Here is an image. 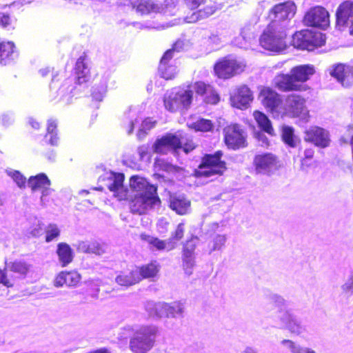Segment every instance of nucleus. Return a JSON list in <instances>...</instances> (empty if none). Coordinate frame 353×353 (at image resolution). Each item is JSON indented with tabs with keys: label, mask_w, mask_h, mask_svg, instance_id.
<instances>
[{
	"label": "nucleus",
	"mask_w": 353,
	"mask_h": 353,
	"mask_svg": "<svg viewBox=\"0 0 353 353\" xmlns=\"http://www.w3.org/2000/svg\"><path fill=\"white\" fill-rule=\"evenodd\" d=\"M223 157V152L221 150L204 154L197 168L193 170L192 176L196 179H206L223 175L228 168Z\"/></svg>",
	"instance_id": "nucleus-1"
},
{
	"label": "nucleus",
	"mask_w": 353,
	"mask_h": 353,
	"mask_svg": "<svg viewBox=\"0 0 353 353\" xmlns=\"http://www.w3.org/2000/svg\"><path fill=\"white\" fill-rule=\"evenodd\" d=\"M286 32L277 22L271 23L259 39L260 46L266 50L281 52L287 48Z\"/></svg>",
	"instance_id": "nucleus-2"
},
{
	"label": "nucleus",
	"mask_w": 353,
	"mask_h": 353,
	"mask_svg": "<svg viewBox=\"0 0 353 353\" xmlns=\"http://www.w3.org/2000/svg\"><path fill=\"white\" fill-rule=\"evenodd\" d=\"M4 264V268H0V284L7 288H12L19 280L25 279L31 269L30 263L21 259L8 261L6 259Z\"/></svg>",
	"instance_id": "nucleus-3"
},
{
	"label": "nucleus",
	"mask_w": 353,
	"mask_h": 353,
	"mask_svg": "<svg viewBox=\"0 0 353 353\" xmlns=\"http://www.w3.org/2000/svg\"><path fill=\"white\" fill-rule=\"evenodd\" d=\"M158 327L153 325L143 327L130 340L129 347L132 353H148L155 344Z\"/></svg>",
	"instance_id": "nucleus-4"
},
{
	"label": "nucleus",
	"mask_w": 353,
	"mask_h": 353,
	"mask_svg": "<svg viewBox=\"0 0 353 353\" xmlns=\"http://www.w3.org/2000/svg\"><path fill=\"white\" fill-rule=\"evenodd\" d=\"M148 315L152 317H176L183 312V305L179 302L167 303L164 302H148L145 306Z\"/></svg>",
	"instance_id": "nucleus-5"
},
{
	"label": "nucleus",
	"mask_w": 353,
	"mask_h": 353,
	"mask_svg": "<svg viewBox=\"0 0 353 353\" xmlns=\"http://www.w3.org/2000/svg\"><path fill=\"white\" fill-rule=\"evenodd\" d=\"M252 166L256 174L270 175L281 168V162L276 154L263 152L254 155Z\"/></svg>",
	"instance_id": "nucleus-6"
},
{
	"label": "nucleus",
	"mask_w": 353,
	"mask_h": 353,
	"mask_svg": "<svg viewBox=\"0 0 353 353\" xmlns=\"http://www.w3.org/2000/svg\"><path fill=\"white\" fill-rule=\"evenodd\" d=\"M183 139L179 131L176 134L166 133L155 140L153 152L161 154H167L170 150L177 152L182 148Z\"/></svg>",
	"instance_id": "nucleus-7"
},
{
	"label": "nucleus",
	"mask_w": 353,
	"mask_h": 353,
	"mask_svg": "<svg viewBox=\"0 0 353 353\" xmlns=\"http://www.w3.org/2000/svg\"><path fill=\"white\" fill-rule=\"evenodd\" d=\"M246 64L243 61L236 59H224L217 62L214 72L218 77L229 79L244 71Z\"/></svg>",
	"instance_id": "nucleus-8"
},
{
	"label": "nucleus",
	"mask_w": 353,
	"mask_h": 353,
	"mask_svg": "<svg viewBox=\"0 0 353 353\" xmlns=\"http://www.w3.org/2000/svg\"><path fill=\"white\" fill-rule=\"evenodd\" d=\"M224 143L232 150L245 148L248 145L247 135L238 124H231L223 130Z\"/></svg>",
	"instance_id": "nucleus-9"
},
{
	"label": "nucleus",
	"mask_w": 353,
	"mask_h": 353,
	"mask_svg": "<svg viewBox=\"0 0 353 353\" xmlns=\"http://www.w3.org/2000/svg\"><path fill=\"white\" fill-rule=\"evenodd\" d=\"M198 238L192 236L183 244L181 251V267L184 272L190 275L196 265L195 250L197 247Z\"/></svg>",
	"instance_id": "nucleus-10"
},
{
	"label": "nucleus",
	"mask_w": 353,
	"mask_h": 353,
	"mask_svg": "<svg viewBox=\"0 0 353 353\" xmlns=\"http://www.w3.org/2000/svg\"><path fill=\"white\" fill-rule=\"evenodd\" d=\"M303 139L305 142L312 143L321 148L328 147L330 143L329 132L324 128L316 125L311 126L305 130Z\"/></svg>",
	"instance_id": "nucleus-11"
},
{
	"label": "nucleus",
	"mask_w": 353,
	"mask_h": 353,
	"mask_svg": "<svg viewBox=\"0 0 353 353\" xmlns=\"http://www.w3.org/2000/svg\"><path fill=\"white\" fill-rule=\"evenodd\" d=\"M192 94L191 90L171 93L168 97H165V108L170 110L189 108L192 101Z\"/></svg>",
	"instance_id": "nucleus-12"
},
{
	"label": "nucleus",
	"mask_w": 353,
	"mask_h": 353,
	"mask_svg": "<svg viewBox=\"0 0 353 353\" xmlns=\"http://www.w3.org/2000/svg\"><path fill=\"white\" fill-rule=\"evenodd\" d=\"M303 21L308 26L319 27L324 29L330 23L328 12L323 7H314L306 12Z\"/></svg>",
	"instance_id": "nucleus-13"
},
{
	"label": "nucleus",
	"mask_w": 353,
	"mask_h": 353,
	"mask_svg": "<svg viewBox=\"0 0 353 353\" xmlns=\"http://www.w3.org/2000/svg\"><path fill=\"white\" fill-rule=\"evenodd\" d=\"M253 101L251 90L245 85L240 86L236 92L231 94L230 102L233 108L237 109L249 108L250 103Z\"/></svg>",
	"instance_id": "nucleus-14"
},
{
	"label": "nucleus",
	"mask_w": 353,
	"mask_h": 353,
	"mask_svg": "<svg viewBox=\"0 0 353 353\" xmlns=\"http://www.w3.org/2000/svg\"><path fill=\"white\" fill-rule=\"evenodd\" d=\"M336 17L337 27H350L353 21V1H345L341 3L337 8Z\"/></svg>",
	"instance_id": "nucleus-15"
},
{
	"label": "nucleus",
	"mask_w": 353,
	"mask_h": 353,
	"mask_svg": "<svg viewBox=\"0 0 353 353\" xmlns=\"http://www.w3.org/2000/svg\"><path fill=\"white\" fill-rule=\"evenodd\" d=\"M296 12V6L292 1H286L276 5L271 10L270 17L276 21L285 20L292 17Z\"/></svg>",
	"instance_id": "nucleus-16"
},
{
	"label": "nucleus",
	"mask_w": 353,
	"mask_h": 353,
	"mask_svg": "<svg viewBox=\"0 0 353 353\" xmlns=\"http://www.w3.org/2000/svg\"><path fill=\"white\" fill-rule=\"evenodd\" d=\"M273 83L275 88L282 92L297 91L301 88V84L295 82L291 72L290 74H278L274 78Z\"/></svg>",
	"instance_id": "nucleus-17"
},
{
	"label": "nucleus",
	"mask_w": 353,
	"mask_h": 353,
	"mask_svg": "<svg viewBox=\"0 0 353 353\" xmlns=\"http://www.w3.org/2000/svg\"><path fill=\"white\" fill-rule=\"evenodd\" d=\"M115 282L121 287L129 288L140 283L136 266L131 269L123 270L115 277Z\"/></svg>",
	"instance_id": "nucleus-18"
},
{
	"label": "nucleus",
	"mask_w": 353,
	"mask_h": 353,
	"mask_svg": "<svg viewBox=\"0 0 353 353\" xmlns=\"http://www.w3.org/2000/svg\"><path fill=\"white\" fill-rule=\"evenodd\" d=\"M315 150L311 146L301 145L299 148L297 154L294 157L296 158L300 163V168L305 170L314 164V163Z\"/></svg>",
	"instance_id": "nucleus-19"
},
{
	"label": "nucleus",
	"mask_w": 353,
	"mask_h": 353,
	"mask_svg": "<svg viewBox=\"0 0 353 353\" xmlns=\"http://www.w3.org/2000/svg\"><path fill=\"white\" fill-rule=\"evenodd\" d=\"M132 7L141 15L159 13L163 10L162 5L155 0H137L132 3Z\"/></svg>",
	"instance_id": "nucleus-20"
},
{
	"label": "nucleus",
	"mask_w": 353,
	"mask_h": 353,
	"mask_svg": "<svg viewBox=\"0 0 353 353\" xmlns=\"http://www.w3.org/2000/svg\"><path fill=\"white\" fill-rule=\"evenodd\" d=\"M81 274L74 270L60 272L54 279V285L60 288L63 285L76 286L81 281Z\"/></svg>",
	"instance_id": "nucleus-21"
},
{
	"label": "nucleus",
	"mask_w": 353,
	"mask_h": 353,
	"mask_svg": "<svg viewBox=\"0 0 353 353\" xmlns=\"http://www.w3.org/2000/svg\"><path fill=\"white\" fill-rule=\"evenodd\" d=\"M259 98L263 105L271 109V110L276 108L281 102L279 94L268 87H263L261 89Z\"/></svg>",
	"instance_id": "nucleus-22"
},
{
	"label": "nucleus",
	"mask_w": 353,
	"mask_h": 353,
	"mask_svg": "<svg viewBox=\"0 0 353 353\" xmlns=\"http://www.w3.org/2000/svg\"><path fill=\"white\" fill-rule=\"evenodd\" d=\"M125 176L123 173H114L112 182L108 185V188L114 193V196L119 200L127 199L128 190L123 186Z\"/></svg>",
	"instance_id": "nucleus-23"
},
{
	"label": "nucleus",
	"mask_w": 353,
	"mask_h": 353,
	"mask_svg": "<svg viewBox=\"0 0 353 353\" xmlns=\"http://www.w3.org/2000/svg\"><path fill=\"white\" fill-rule=\"evenodd\" d=\"M140 282L144 279H150L156 277L159 272L160 265L156 261L141 265H135Z\"/></svg>",
	"instance_id": "nucleus-24"
},
{
	"label": "nucleus",
	"mask_w": 353,
	"mask_h": 353,
	"mask_svg": "<svg viewBox=\"0 0 353 353\" xmlns=\"http://www.w3.org/2000/svg\"><path fill=\"white\" fill-rule=\"evenodd\" d=\"M314 72V68L312 65H301L291 70L295 82L299 84L307 81Z\"/></svg>",
	"instance_id": "nucleus-25"
},
{
	"label": "nucleus",
	"mask_w": 353,
	"mask_h": 353,
	"mask_svg": "<svg viewBox=\"0 0 353 353\" xmlns=\"http://www.w3.org/2000/svg\"><path fill=\"white\" fill-rule=\"evenodd\" d=\"M28 185L32 192L47 190L50 185V181L44 173L32 176L28 181Z\"/></svg>",
	"instance_id": "nucleus-26"
},
{
	"label": "nucleus",
	"mask_w": 353,
	"mask_h": 353,
	"mask_svg": "<svg viewBox=\"0 0 353 353\" xmlns=\"http://www.w3.org/2000/svg\"><path fill=\"white\" fill-rule=\"evenodd\" d=\"M190 206V201L183 196L171 195L169 199V207L178 214L187 213Z\"/></svg>",
	"instance_id": "nucleus-27"
},
{
	"label": "nucleus",
	"mask_w": 353,
	"mask_h": 353,
	"mask_svg": "<svg viewBox=\"0 0 353 353\" xmlns=\"http://www.w3.org/2000/svg\"><path fill=\"white\" fill-rule=\"evenodd\" d=\"M310 38H311V31L301 30L294 34L292 43L296 48L311 51V45L308 43Z\"/></svg>",
	"instance_id": "nucleus-28"
},
{
	"label": "nucleus",
	"mask_w": 353,
	"mask_h": 353,
	"mask_svg": "<svg viewBox=\"0 0 353 353\" xmlns=\"http://www.w3.org/2000/svg\"><path fill=\"white\" fill-rule=\"evenodd\" d=\"M130 186L137 192L157 191V186L149 183L145 178L139 176H132L130 178Z\"/></svg>",
	"instance_id": "nucleus-29"
},
{
	"label": "nucleus",
	"mask_w": 353,
	"mask_h": 353,
	"mask_svg": "<svg viewBox=\"0 0 353 353\" xmlns=\"http://www.w3.org/2000/svg\"><path fill=\"white\" fill-rule=\"evenodd\" d=\"M57 254L62 267L69 265L74 258L72 250L66 243H60L57 245Z\"/></svg>",
	"instance_id": "nucleus-30"
},
{
	"label": "nucleus",
	"mask_w": 353,
	"mask_h": 353,
	"mask_svg": "<svg viewBox=\"0 0 353 353\" xmlns=\"http://www.w3.org/2000/svg\"><path fill=\"white\" fill-rule=\"evenodd\" d=\"M254 117L259 128L269 135H275L272 122L263 112H254Z\"/></svg>",
	"instance_id": "nucleus-31"
},
{
	"label": "nucleus",
	"mask_w": 353,
	"mask_h": 353,
	"mask_svg": "<svg viewBox=\"0 0 353 353\" xmlns=\"http://www.w3.org/2000/svg\"><path fill=\"white\" fill-rule=\"evenodd\" d=\"M77 81L79 84L85 83L88 80L89 69L85 61V56H81L76 63Z\"/></svg>",
	"instance_id": "nucleus-32"
},
{
	"label": "nucleus",
	"mask_w": 353,
	"mask_h": 353,
	"mask_svg": "<svg viewBox=\"0 0 353 353\" xmlns=\"http://www.w3.org/2000/svg\"><path fill=\"white\" fill-rule=\"evenodd\" d=\"M14 45L12 42L0 43V63L8 64L14 55Z\"/></svg>",
	"instance_id": "nucleus-33"
},
{
	"label": "nucleus",
	"mask_w": 353,
	"mask_h": 353,
	"mask_svg": "<svg viewBox=\"0 0 353 353\" xmlns=\"http://www.w3.org/2000/svg\"><path fill=\"white\" fill-rule=\"evenodd\" d=\"M140 238L141 240L148 242L152 247H153L158 251H163L165 250H166L167 251L172 250H169L168 241L161 240L158 237L152 236L145 233L141 234Z\"/></svg>",
	"instance_id": "nucleus-34"
},
{
	"label": "nucleus",
	"mask_w": 353,
	"mask_h": 353,
	"mask_svg": "<svg viewBox=\"0 0 353 353\" xmlns=\"http://www.w3.org/2000/svg\"><path fill=\"white\" fill-rule=\"evenodd\" d=\"M157 191L154 192L153 191H147L139 193L141 199H143V204L146 207V212L149 209L153 208L156 205L161 204V200L157 195Z\"/></svg>",
	"instance_id": "nucleus-35"
},
{
	"label": "nucleus",
	"mask_w": 353,
	"mask_h": 353,
	"mask_svg": "<svg viewBox=\"0 0 353 353\" xmlns=\"http://www.w3.org/2000/svg\"><path fill=\"white\" fill-rule=\"evenodd\" d=\"M79 249L85 253L97 255H101L105 252L103 246L96 241L81 242L79 244Z\"/></svg>",
	"instance_id": "nucleus-36"
},
{
	"label": "nucleus",
	"mask_w": 353,
	"mask_h": 353,
	"mask_svg": "<svg viewBox=\"0 0 353 353\" xmlns=\"http://www.w3.org/2000/svg\"><path fill=\"white\" fill-rule=\"evenodd\" d=\"M281 139L289 147L295 148L296 145L294 130L291 126L283 125L281 128Z\"/></svg>",
	"instance_id": "nucleus-37"
},
{
	"label": "nucleus",
	"mask_w": 353,
	"mask_h": 353,
	"mask_svg": "<svg viewBox=\"0 0 353 353\" xmlns=\"http://www.w3.org/2000/svg\"><path fill=\"white\" fill-rule=\"evenodd\" d=\"M305 103V99L297 94L290 95L286 99L287 106L294 110H302L306 108Z\"/></svg>",
	"instance_id": "nucleus-38"
},
{
	"label": "nucleus",
	"mask_w": 353,
	"mask_h": 353,
	"mask_svg": "<svg viewBox=\"0 0 353 353\" xmlns=\"http://www.w3.org/2000/svg\"><path fill=\"white\" fill-rule=\"evenodd\" d=\"M130 208L133 214H143L146 213V207L143 204L140 194L135 195L130 201Z\"/></svg>",
	"instance_id": "nucleus-39"
},
{
	"label": "nucleus",
	"mask_w": 353,
	"mask_h": 353,
	"mask_svg": "<svg viewBox=\"0 0 353 353\" xmlns=\"http://www.w3.org/2000/svg\"><path fill=\"white\" fill-rule=\"evenodd\" d=\"M184 236V228L183 223L177 225L175 230L172 232L170 238L168 240L169 242V250H174L176 248L177 242L181 240Z\"/></svg>",
	"instance_id": "nucleus-40"
},
{
	"label": "nucleus",
	"mask_w": 353,
	"mask_h": 353,
	"mask_svg": "<svg viewBox=\"0 0 353 353\" xmlns=\"http://www.w3.org/2000/svg\"><path fill=\"white\" fill-rule=\"evenodd\" d=\"M286 327L292 332L299 333L300 332V324L296 319L290 313L287 312L283 319Z\"/></svg>",
	"instance_id": "nucleus-41"
},
{
	"label": "nucleus",
	"mask_w": 353,
	"mask_h": 353,
	"mask_svg": "<svg viewBox=\"0 0 353 353\" xmlns=\"http://www.w3.org/2000/svg\"><path fill=\"white\" fill-rule=\"evenodd\" d=\"M196 131L209 132L213 128V123L209 119H199L190 125Z\"/></svg>",
	"instance_id": "nucleus-42"
},
{
	"label": "nucleus",
	"mask_w": 353,
	"mask_h": 353,
	"mask_svg": "<svg viewBox=\"0 0 353 353\" xmlns=\"http://www.w3.org/2000/svg\"><path fill=\"white\" fill-rule=\"evenodd\" d=\"M159 70L161 76L165 79H172L176 74V68L174 65L160 63Z\"/></svg>",
	"instance_id": "nucleus-43"
},
{
	"label": "nucleus",
	"mask_w": 353,
	"mask_h": 353,
	"mask_svg": "<svg viewBox=\"0 0 353 353\" xmlns=\"http://www.w3.org/2000/svg\"><path fill=\"white\" fill-rule=\"evenodd\" d=\"M154 167L159 171H163L166 172H174L176 170V167L172 164L161 159L156 158L154 159Z\"/></svg>",
	"instance_id": "nucleus-44"
},
{
	"label": "nucleus",
	"mask_w": 353,
	"mask_h": 353,
	"mask_svg": "<svg viewBox=\"0 0 353 353\" xmlns=\"http://www.w3.org/2000/svg\"><path fill=\"white\" fill-rule=\"evenodd\" d=\"M330 73L332 77H335L339 81L343 84L345 74L346 73L344 65L337 64L334 65Z\"/></svg>",
	"instance_id": "nucleus-45"
},
{
	"label": "nucleus",
	"mask_w": 353,
	"mask_h": 353,
	"mask_svg": "<svg viewBox=\"0 0 353 353\" xmlns=\"http://www.w3.org/2000/svg\"><path fill=\"white\" fill-rule=\"evenodd\" d=\"M60 235V230L57 225L50 224L46 230V241L50 242Z\"/></svg>",
	"instance_id": "nucleus-46"
},
{
	"label": "nucleus",
	"mask_w": 353,
	"mask_h": 353,
	"mask_svg": "<svg viewBox=\"0 0 353 353\" xmlns=\"http://www.w3.org/2000/svg\"><path fill=\"white\" fill-rule=\"evenodd\" d=\"M309 44L311 45V50H313L315 47L322 46L325 43V39L321 33H312L311 32V38L309 39Z\"/></svg>",
	"instance_id": "nucleus-47"
},
{
	"label": "nucleus",
	"mask_w": 353,
	"mask_h": 353,
	"mask_svg": "<svg viewBox=\"0 0 353 353\" xmlns=\"http://www.w3.org/2000/svg\"><path fill=\"white\" fill-rule=\"evenodd\" d=\"M182 136L184 137L183 140V145L181 149L186 154L194 150L196 147V143L193 141L192 138L188 137L186 134L182 133Z\"/></svg>",
	"instance_id": "nucleus-48"
},
{
	"label": "nucleus",
	"mask_w": 353,
	"mask_h": 353,
	"mask_svg": "<svg viewBox=\"0 0 353 353\" xmlns=\"http://www.w3.org/2000/svg\"><path fill=\"white\" fill-rule=\"evenodd\" d=\"M182 47V42L177 41L174 44V46L172 49L168 50L163 54V57L161 59L160 63L167 64V62L172 59V54L174 51H179L180 48Z\"/></svg>",
	"instance_id": "nucleus-49"
},
{
	"label": "nucleus",
	"mask_w": 353,
	"mask_h": 353,
	"mask_svg": "<svg viewBox=\"0 0 353 353\" xmlns=\"http://www.w3.org/2000/svg\"><path fill=\"white\" fill-rule=\"evenodd\" d=\"M10 175L19 188H21L26 186V179L19 171L15 170Z\"/></svg>",
	"instance_id": "nucleus-50"
},
{
	"label": "nucleus",
	"mask_w": 353,
	"mask_h": 353,
	"mask_svg": "<svg viewBox=\"0 0 353 353\" xmlns=\"http://www.w3.org/2000/svg\"><path fill=\"white\" fill-rule=\"evenodd\" d=\"M212 87L205 84L203 82H196L194 85V89L196 92L201 95L207 94L212 90Z\"/></svg>",
	"instance_id": "nucleus-51"
},
{
	"label": "nucleus",
	"mask_w": 353,
	"mask_h": 353,
	"mask_svg": "<svg viewBox=\"0 0 353 353\" xmlns=\"http://www.w3.org/2000/svg\"><path fill=\"white\" fill-rule=\"evenodd\" d=\"M219 99L220 98L219 94L212 88L210 92L205 95L203 99L206 103L210 104H216L219 101Z\"/></svg>",
	"instance_id": "nucleus-52"
},
{
	"label": "nucleus",
	"mask_w": 353,
	"mask_h": 353,
	"mask_svg": "<svg viewBox=\"0 0 353 353\" xmlns=\"http://www.w3.org/2000/svg\"><path fill=\"white\" fill-rule=\"evenodd\" d=\"M225 236L224 235L218 234L216 235L213 239V249L218 250L220 249L225 242Z\"/></svg>",
	"instance_id": "nucleus-53"
},
{
	"label": "nucleus",
	"mask_w": 353,
	"mask_h": 353,
	"mask_svg": "<svg viewBox=\"0 0 353 353\" xmlns=\"http://www.w3.org/2000/svg\"><path fill=\"white\" fill-rule=\"evenodd\" d=\"M202 19L204 18L202 17L201 12L199 10L196 12H194L190 16L186 17L185 21L187 23H196Z\"/></svg>",
	"instance_id": "nucleus-54"
},
{
	"label": "nucleus",
	"mask_w": 353,
	"mask_h": 353,
	"mask_svg": "<svg viewBox=\"0 0 353 353\" xmlns=\"http://www.w3.org/2000/svg\"><path fill=\"white\" fill-rule=\"evenodd\" d=\"M186 6L190 9L197 8L205 0H184Z\"/></svg>",
	"instance_id": "nucleus-55"
},
{
	"label": "nucleus",
	"mask_w": 353,
	"mask_h": 353,
	"mask_svg": "<svg viewBox=\"0 0 353 353\" xmlns=\"http://www.w3.org/2000/svg\"><path fill=\"white\" fill-rule=\"evenodd\" d=\"M105 93V88H102L100 91L96 92L95 90L92 91V96L94 99L97 101H101L104 94Z\"/></svg>",
	"instance_id": "nucleus-56"
},
{
	"label": "nucleus",
	"mask_w": 353,
	"mask_h": 353,
	"mask_svg": "<svg viewBox=\"0 0 353 353\" xmlns=\"http://www.w3.org/2000/svg\"><path fill=\"white\" fill-rule=\"evenodd\" d=\"M200 11L202 17L205 19L212 15L214 12L215 9L213 6H206L203 10H200Z\"/></svg>",
	"instance_id": "nucleus-57"
},
{
	"label": "nucleus",
	"mask_w": 353,
	"mask_h": 353,
	"mask_svg": "<svg viewBox=\"0 0 353 353\" xmlns=\"http://www.w3.org/2000/svg\"><path fill=\"white\" fill-rule=\"evenodd\" d=\"M57 129V123L54 121L50 120L48 123L47 132L49 134H57L55 132Z\"/></svg>",
	"instance_id": "nucleus-58"
},
{
	"label": "nucleus",
	"mask_w": 353,
	"mask_h": 353,
	"mask_svg": "<svg viewBox=\"0 0 353 353\" xmlns=\"http://www.w3.org/2000/svg\"><path fill=\"white\" fill-rule=\"evenodd\" d=\"M10 23V17L4 13H0V25L5 27Z\"/></svg>",
	"instance_id": "nucleus-59"
},
{
	"label": "nucleus",
	"mask_w": 353,
	"mask_h": 353,
	"mask_svg": "<svg viewBox=\"0 0 353 353\" xmlns=\"http://www.w3.org/2000/svg\"><path fill=\"white\" fill-rule=\"evenodd\" d=\"M343 290L345 292H353V281H350L345 283L342 286Z\"/></svg>",
	"instance_id": "nucleus-60"
},
{
	"label": "nucleus",
	"mask_w": 353,
	"mask_h": 353,
	"mask_svg": "<svg viewBox=\"0 0 353 353\" xmlns=\"http://www.w3.org/2000/svg\"><path fill=\"white\" fill-rule=\"evenodd\" d=\"M50 143L52 145H57L58 143V137L57 134H51V137L50 139Z\"/></svg>",
	"instance_id": "nucleus-61"
},
{
	"label": "nucleus",
	"mask_w": 353,
	"mask_h": 353,
	"mask_svg": "<svg viewBox=\"0 0 353 353\" xmlns=\"http://www.w3.org/2000/svg\"><path fill=\"white\" fill-rule=\"evenodd\" d=\"M30 234L32 236L37 237L41 234V228L40 227L34 228L31 232Z\"/></svg>",
	"instance_id": "nucleus-62"
},
{
	"label": "nucleus",
	"mask_w": 353,
	"mask_h": 353,
	"mask_svg": "<svg viewBox=\"0 0 353 353\" xmlns=\"http://www.w3.org/2000/svg\"><path fill=\"white\" fill-rule=\"evenodd\" d=\"M30 123L34 129H39L40 128V123L34 119H31Z\"/></svg>",
	"instance_id": "nucleus-63"
},
{
	"label": "nucleus",
	"mask_w": 353,
	"mask_h": 353,
	"mask_svg": "<svg viewBox=\"0 0 353 353\" xmlns=\"http://www.w3.org/2000/svg\"><path fill=\"white\" fill-rule=\"evenodd\" d=\"M298 353H316L313 350L309 348L300 349Z\"/></svg>",
	"instance_id": "nucleus-64"
}]
</instances>
